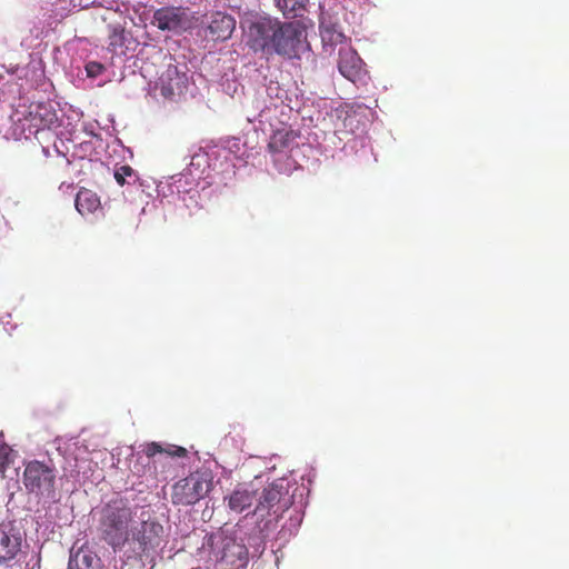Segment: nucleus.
<instances>
[{
	"instance_id": "11",
	"label": "nucleus",
	"mask_w": 569,
	"mask_h": 569,
	"mask_svg": "<svg viewBox=\"0 0 569 569\" xmlns=\"http://www.w3.org/2000/svg\"><path fill=\"white\" fill-rule=\"evenodd\" d=\"M102 20L107 22L109 49L116 51L126 42V18L121 13L111 12L108 16H103Z\"/></svg>"
},
{
	"instance_id": "26",
	"label": "nucleus",
	"mask_w": 569,
	"mask_h": 569,
	"mask_svg": "<svg viewBox=\"0 0 569 569\" xmlns=\"http://www.w3.org/2000/svg\"><path fill=\"white\" fill-rule=\"evenodd\" d=\"M144 452L147 457H153L154 455L162 452V448L159 443L151 442L146 446Z\"/></svg>"
},
{
	"instance_id": "1",
	"label": "nucleus",
	"mask_w": 569,
	"mask_h": 569,
	"mask_svg": "<svg viewBox=\"0 0 569 569\" xmlns=\"http://www.w3.org/2000/svg\"><path fill=\"white\" fill-rule=\"evenodd\" d=\"M202 548L221 569H246L249 562L247 546L223 530L206 536Z\"/></svg>"
},
{
	"instance_id": "27",
	"label": "nucleus",
	"mask_w": 569,
	"mask_h": 569,
	"mask_svg": "<svg viewBox=\"0 0 569 569\" xmlns=\"http://www.w3.org/2000/svg\"><path fill=\"white\" fill-rule=\"evenodd\" d=\"M187 453V450L180 446V457L184 456Z\"/></svg>"
},
{
	"instance_id": "21",
	"label": "nucleus",
	"mask_w": 569,
	"mask_h": 569,
	"mask_svg": "<svg viewBox=\"0 0 569 569\" xmlns=\"http://www.w3.org/2000/svg\"><path fill=\"white\" fill-rule=\"evenodd\" d=\"M13 461V450L8 445L0 446V473L4 475Z\"/></svg>"
},
{
	"instance_id": "7",
	"label": "nucleus",
	"mask_w": 569,
	"mask_h": 569,
	"mask_svg": "<svg viewBox=\"0 0 569 569\" xmlns=\"http://www.w3.org/2000/svg\"><path fill=\"white\" fill-rule=\"evenodd\" d=\"M291 505V498L288 491H284L282 485H271L262 491L254 512H263L280 517Z\"/></svg>"
},
{
	"instance_id": "23",
	"label": "nucleus",
	"mask_w": 569,
	"mask_h": 569,
	"mask_svg": "<svg viewBox=\"0 0 569 569\" xmlns=\"http://www.w3.org/2000/svg\"><path fill=\"white\" fill-rule=\"evenodd\" d=\"M136 178V172L130 166H121L114 172V179L119 186H124L127 178Z\"/></svg>"
},
{
	"instance_id": "5",
	"label": "nucleus",
	"mask_w": 569,
	"mask_h": 569,
	"mask_svg": "<svg viewBox=\"0 0 569 569\" xmlns=\"http://www.w3.org/2000/svg\"><path fill=\"white\" fill-rule=\"evenodd\" d=\"M280 21L271 17H256L242 27L247 46L254 52L271 54Z\"/></svg>"
},
{
	"instance_id": "24",
	"label": "nucleus",
	"mask_w": 569,
	"mask_h": 569,
	"mask_svg": "<svg viewBox=\"0 0 569 569\" xmlns=\"http://www.w3.org/2000/svg\"><path fill=\"white\" fill-rule=\"evenodd\" d=\"M322 39L323 41H330V42H335V43H341L343 40H345V36L342 32H339V31H336V30H330V29H327L323 33H322Z\"/></svg>"
},
{
	"instance_id": "2",
	"label": "nucleus",
	"mask_w": 569,
	"mask_h": 569,
	"mask_svg": "<svg viewBox=\"0 0 569 569\" xmlns=\"http://www.w3.org/2000/svg\"><path fill=\"white\" fill-rule=\"evenodd\" d=\"M131 521L132 510L122 500L107 505L100 522L102 539L114 550L121 549L129 540Z\"/></svg>"
},
{
	"instance_id": "16",
	"label": "nucleus",
	"mask_w": 569,
	"mask_h": 569,
	"mask_svg": "<svg viewBox=\"0 0 569 569\" xmlns=\"http://www.w3.org/2000/svg\"><path fill=\"white\" fill-rule=\"evenodd\" d=\"M256 500V495L244 488H238L232 491L228 498V506L234 512H242L250 508Z\"/></svg>"
},
{
	"instance_id": "6",
	"label": "nucleus",
	"mask_w": 569,
	"mask_h": 569,
	"mask_svg": "<svg viewBox=\"0 0 569 569\" xmlns=\"http://www.w3.org/2000/svg\"><path fill=\"white\" fill-rule=\"evenodd\" d=\"M213 477L209 470H201L191 473L183 479L180 486V503L193 505L211 490Z\"/></svg>"
},
{
	"instance_id": "25",
	"label": "nucleus",
	"mask_w": 569,
	"mask_h": 569,
	"mask_svg": "<svg viewBox=\"0 0 569 569\" xmlns=\"http://www.w3.org/2000/svg\"><path fill=\"white\" fill-rule=\"evenodd\" d=\"M103 66L99 62H89L87 66H86V71H87V74L88 77H91V78H94V77H98L99 74L102 73L103 71Z\"/></svg>"
},
{
	"instance_id": "3",
	"label": "nucleus",
	"mask_w": 569,
	"mask_h": 569,
	"mask_svg": "<svg viewBox=\"0 0 569 569\" xmlns=\"http://www.w3.org/2000/svg\"><path fill=\"white\" fill-rule=\"evenodd\" d=\"M56 469L52 465L32 460L24 466L22 482L29 493L48 502L56 500Z\"/></svg>"
},
{
	"instance_id": "22",
	"label": "nucleus",
	"mask_w": 569,
	"mask_h": 569,
	"mask_svg": "<svg viewBox=\"0 0 569 569\" xmlns=\"http://www.w3.org/2000/svg\"><path fill=\"white\" fill-rule=\"evenodd\" d=\"M180 30H189L194 28L198 22L199 18L194 17L190 11L188 10H181L180 9Z\"/></svg>"
},
{
	"instance_id": "4",
	"label": "nucleus",
	"mask_w": 569,
	"mask_h": 569,
	"mask_svg": "<svg viewBox=\"0 0 569 569\" xmlns=\"http://www.w3.org/2000/svg\"><path fill=\"white\" fill-rule=\"evenodd\" d=\"M308 49L309 44L305 26L299 21H280L271 53H277L288 59H300L301 54Z\"/></svg>"
},
{
	"instance_id": "14",
	"label": "nucleus",
	"mask_w": 569,
	"mask_h": 569,
	"mask_svg": "<svg viewBox=\"0 0 569 569\" xmlns=\"http://www.w3.org/2000/svg\"><path fill=\"white\" fill-rule=\"evenodd\" d=\"M157 526L154 522L143 521L141 529L137 536H133V541L137 542L138 547L133 550L138 553H146L149 549L153 548L158 542L154 541L157 532Z\"/></svg>"
},
{
	"instance_id": "17",
	"label": "nucleus",
	"mask_w": 569,
	"mask_h": 569,
	"mask_svg": "<svg viewBox=\"0 0 569 569\" xmlns=\"http://www.w3.org/2000/svg\"><path fill=\"white\" fill-rule=\"evenodd\" d=\"M178 78V67L177 66H169L167 71L162 73V76L159 79L158 87L160 90V94L164 99H173L174 97V90L178 87V81L176 79Z\"/></svg>"
},
{
	"instance_id": "28",
	"label": "nucleus",
	"mask_w": 569,
	"mask_h": 569,
	"mask_svg": "<svg viewBox=\"0 0 569 569\" xmlns=\"http://www.w3.org/2000/svg\"><path fill=\"white\" fill-rule=\"evenodd\" d=\"M196 158H197V157H193V158H192V161L190 162V166H193V164H194V163H193V161L196 160Z\"/></svg>"
},
{
	"instance_id": "13",
	"label": "nucleus",
	"mask_w": 569,
	"mask_h": 569,
	"mask_svg": "<svg viewBox=\"0 0 569 569\" xmlns=\"http://www.w3.org/2000/svg\"><path fill=\"white\" fill-rule=\"evenodd\" d=\"M99 556L89 547L82 546L77 551L71 549L68 569H102Z\"/></svg>"
},
{
	"instance_id": "12",
	"label": "nucleus",
	"mask_w": 569,
	"mask_h": 569,
	"mask_svg": "<svg viewBox=\"0 0 569 569\" xmlns=\"http://www.w3.org/2000/svg\"><path fill=\"white\" fill-rule=\"evenodd\" d=\"M236 28L233 17L222 12H216L211 16V20L207 27L208 36L213 41H224L229 39Z\"/></svg>"
},
{
	"instance_id": "20",
	"label": "nucleus",
	"mask_w": 569,
	"mask_h": 569,
	"mask_svg": "<svg viewBox=\"0 0 569 569\" xmlns=\"http://www.w3.org/2000/svg\"><path fill=\"white\" fill-rule=\"evenodd\" d=\"M283 16L298 17L305 11L308 0H274Z\"/></svg>"
},
{
	"instance_id": "9",
	"label": "nucleus",
	"mask_w": 569,
	"mask_h": 569,
	"mask_svg": "<svg viewBox=\"0 0 569 569\" xmlns=\"http://www.w3.org/2000/svg\"><path fill=\"white\" fill-rule=\"evenodd\" d=\"M338 69L341 76L353 83H365L367 70L362 59L351 47L339 50Z\"/></svg>"
},
{
	"instance_id": "8",
	"label": "nucleus",
	"mask_w": 569,
	"mask_h": 569,
	"mask_svg": "<svg viewBox=\"0 0 569 569\" xmlns=\"http://www.w3.org/2000/svg\"><path fill=\"white\" fill-rule=\"evenodd\" d=\"M23 117L31 133L51 129L58 122L57 112L49 102L30 103Z\"/></svg>"
},
{
	"instance_id": "19",
	"label": "nucleus",
	"mask_w": 569,
	"mask_h": 569,
	"mask_svg": "<svg viewBox=\"0 0 569 569\" xmlns=\"http://www.w3.org/2000/svg\"><path fill=\"white\" fill-rule=\"evenodd\" d=\"M293 139L295 136L292 131L277 130L270 137L268 142V150L272 154L282 153L290 147V143L293 141Z\"/></svg>"
},
{
	"instance_id": "18",
	"label": "nucleus",
	"mask_w": 569,
	"mask_h": 569,
	"mask_svg": "<svg viewBox=\"0 0 569 569\" xmlns=\"http://www.w3.org/2000/svg\"><path fill=\"white\" fill-rule=\"evenodd\" d=\"M152 23L161 30H174L178 28V9L161 8L153 14Z\"/></svg>"
},
{
	"instance_id": "10",
	"label": "nucleus",
	"mask_w": 569,
	"mask_h": 569,
	"mask_svg": "<svg viewBox=\"0 0 569 569\" xmlns=\"http://www.w3.org/2000/svg\"><path fill=\"white\" fill-rule=\"evenodd\" d=\"M21 535L12 527L0 526V563L16 558L21 549Z\"/></svg>"
},
{
	"instance_id": "15",
	"label": "nucleus",
	"mask_w": 569,
	"mask_h": 569,
	"mask_svg": "<svg viewBox=\"0 0 569 569\" xmlns=\"http://www.w3.org/2000/svg\"><path fill=\"white\" fill-rule=\"evenodd\" d=\"M74 202L76 209L81 216L93 213L101 206L98 194L84 188L78 191Z\"/></svg>"
}]
</instances>
